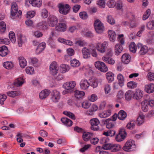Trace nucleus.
Listing matches in <instances>:
<instances>
[{"label":"nucleus","instance_id":"obj_1","mask_svg":"<svg viewBox=\"0 0 154 154\" xmlns=\"http://www.w3.org/2000/svg\"><path fill=\"white\" fill-rule=\"evenodd\" d=\"M124 35L121 34L119 35L118 40L120 43L117 44L115 46V54L116 55H119L123 50L122 45L124 43V41L123 38Z\"/></svg>","mask_w":154,"mask_h":154},{"label":"nucleus","instance_id":"obj_2","mask_svg":"<svg viewBox=\"0 0 154 154\" xmlns=\"http://www.w3.org/2000/svg\"><path fill=\"white\" fill-rule=\"evenodd\" d=\"M136 146L134 141L130 140H128L123 147V149L125 151H130L134 150Z\"/></svg>","mask_w":154,"mask_h":154},{"label":"nucleus","instance_id":"obj_3","mask_svg":"<svg viewBox=\"0 0 154 154\" xmlns=\"http://www.w3.org/2000/svg\"><path fill=\"white\" fill-rule=\"evenodd\" d=\"M49 69L51 74L53 76L56 75L59 71L58 65L57 62L55 61L52 62L50 65Z\"/></svg>","mask_w":154,"mask_h":154},{"label":"nucleus","instance_id":"obj_4","mask_svg":"<svg viewBox=\"0 0 154 154\" xmlns=\"http://www.w3.org/2000/svg\"><path fill=\"white\" fill-rule=\"evenodd\" d=\"M59 13L63 15H66L68 14L70 9L69 5L68 4H59L58 5Z\"/></svg>","mask_w":154,"mask_h":154},{"label":"nucleus","instance_id":"obj_5","mask_svg":"<svg viewBox=\"0 0 154 154\" xmlns=\"http://www.w3.org/2000/svg\"><path fill=\"white\" fill-rule=\"evenodd\" d=\"M51 96V100L54 103L58 102L60 97V92L56 90H54L52 91Z\"/></svg>","mask_w":154,"mask_h":154},{"label":"nucleus","instance_id":"obj_6","mask_svg":"<svg viewBox=\"0 0 154 154\" xmlns=\"http://www.w3.org/2000/svg\"><path fill=\"white\" fill-rule=\"evenodd\" d=\"M57 18L55 16H50L47 19V23L49 26L54 27L57 24Z\"/></svg>","mask_w":154,"mask_h":154},{"label":"nucleus","instance_id":"obj_7","mask_svg":"<svg viewBox=\"0 0 154 154\" xmlns=\"http://www.w3.org/2000/svg\"><path fill=\"white\" fill-rule=\"evenodd\" d=\"M76 85V83L74 81L67 82L63 85V87L65 89L71 91L74 88Z\"/></svg>","mask_w":154,"mask_h":154},{"label":"nucleus","instance_id":"obj_8","mask_svg":"<svg viewBox=\"0 0 154 154\" xmlns=\"http://www.w3.org/2000/svg\"><path fill=\"white\" fill-rule=\"evenodd\" d=\"M126 135V133L124 129L120 130L118 134L116 137V140L117 142H121L123 140Z\"/></svg>","mask_w":154,"mask_h":154},{"label":"nucleus","instance_id":"obj_9","mask_svg":"<svg viewBox=\"0 0 154 154\" xmlns=\"http://www.w3.org/2000/svg\"><path fill=\"white\" fill-rule=\"evenodd\" d=\"M137 48L139 50V54L140 55H145L148 51V48L147 46L146 45H143L140 43L137 44Z\"/></svg>","mask_w":154,"mask_h":154},{"label":"nucleus","instance_id":"obj_10","mask_svg":"<svg viewBox=\"0 0 154 154\" xmlns=\"http://www.w3.org/2000/svg\"><path fill=\"white\" fill-rule=\"evenodd\" d=\"M103 24L98 19H97V33L101 34L105 31Z\"/></svg>","mask_w":154,"mask_h":154},{"label":"nucleus","instance_id":"obj_11","mask_svg":"<svg viewBox=\"0 0 154 154\" xmlns=\"http://www.w3.org/2000/svg\"><path fill=\"white\" fill-rule=\"evenodd\" d=\"M18 11V8L17 4L16 2H13L11 3V16L12 18L16 16Z\"/></svg>","mask_w":154,"mask_h":154},{"label":"nucleus","instance_id":"obj_12","mask_svg":"<svg viewBox=\"0 0 154 154\" xmlns=\"http://www.w3.org/2000/svg\"><path fill=\"white\" fill-rule=\"evenodd\" d=\"M97 69L100 71L105 72L108 71V69L104 63L100 61H97Z\"/></svg>","mask_w":154,"mask_h":154},{"label":"nucleus","instance_id":"obj_13","mask_svg":"<svg viewBox=\"0 0 154 154\" xmlns=\"http://www.w3.org/2000/svg\"><path fill=\"white\" fill-rule=\"evenodd\" d=\"M25 82V79L23 76H20L15 79L13 84L16 86H21Z\"/></svg>","mask_w":154,"mask_h":154},{"label":"nucleus","instance_id":"obj_14","mask_svg":"<svg viewBox=\"0 0 154 154\" xmlns=\"http://www.w3.org/2000/svg\"><path fill=\"white\" fill-rule=\"evenodd\" d=\"M80 88L82 90H87L89 87L90 85L87 80L84 79L81 80L79 83Z\"/></svg>","mask_w":154,"mask_h":154},{"label":"nucleus","instance_id":"obj_15","mask_svg":"<svg viewBox=\"0 0 154 154\" xmlns=\"http://www.w3.org/2000/svg\"><path fill=\"white\" fill-rule=\"evenodd\" d=\"M50 91L48 89H44L39 94V98L41 100H43L46 98L50 94Z\"/></svg>","mask_w":154,"mask_h":154},{"label":"nucleus","instance_id":"obj_16","mask_svg":"<svg viewBox=\"0 0 154 154\" xmlns=\"http://www.w3.org/2000/svg\"><path fill=\"white\" fill-rule=\"evenodd\" d=\"M29 3L33 7L40 8L42 5V0H28Z\"/></svg>","mask_w":154,"mask_h":154},{"label":"nucleus","instance_id":"obj_17","mask_svg":"<svg viewBox=\"0 0 154 154\" xmlns=\"http://www.w3.org/2000/svg\"><path fill=\"white\" fill-rule=\"evenodd\" d=\"M36 27L37 28L42 30H46L48 28L45 21L37 23Z\"/></svg>","mask_w":154,"mask_h":154},{"label":"nucleus","instance_id":"obj_18","mask_svg":"<svg viewBox=\"0 0 154 154\" xmlns=\"http://www.w3.org/2000/svg\"><path fill=\"white\" fill-rule=\"evenodd\" d=\"M143 95V91L140 89H137L135 90V93H134V98L138 100L142 97Z\"/></svg>","mask_w":154,"mask_h":154},{"label":"nucleus","instance_id":"obj_19","mask_svg":"<svg viewBox=\"0 0 154 154\" xmlns=\"http://www.w3.org/2000/svg\"><path fill=\"white\" fill-rule=\"evenodd\" d=\"M46 47V44L44 42H42L38 45L36 50L35 53L37 54H39L44 50Z\"/></svg>","mask_w":154,"mask_h":154},{"label":"nucleus","instance_id":"obj_20","mask_svg":"<svg viewBox=\"0 0 154 154\" xmlns=\"http://www.w3.org/2000/svg\"><path fill=\"white\" fill-rule=\"evenodd\" d=\"M6 94L8 97L15 98L20 96L21 94V92L19 90L7 92Z\"/></svg>","mask_w":154,"mask_h":154},{"label":"nucleus","instance_id":"obj_21","mask_svg":"<svg viewBox=\"0 0 154 154\" xmlns=\"http://www.w3.org/2000/svg\"><path fill=\"white\" fill-rule=\"evenodd\" d=\"M107 43L106 42H104L101 44L99 45L97 44V50L99 52L103 53L105 51V48L107 45Z\"/></svg>","mask_w":154,"mask_h":154},{"label":"nucleus","instance_id":"obj_22","mask_svg":"<svg viewBox=\"0 0 154 154\" xmlns=\"http://www.w3.org/2000/svg\"><path fill=\"white\" fill-rule=\"evenodd\" d=\"M8 53V51L7 46L3 45L0 47V56L5 57Z\"/></svg>","mask_w":154,"mask_h":154},{"label":"nucleus","instance_id":"obj_23","mask_svg":"<svg viewBox=\"0 0 154 154\" xmlns=\"http://www.w3.org/2000/svg\"><path fill=\"white\" fill-rule=\"evenodd\" d=\"M74 95L75 97L78 99H80L83 98L85 95L84 92L76 90L74 91Z\"/></svg>","mask_w":154,"mask_h":154},{"label":"nucleus","instance_id":"obj_24","mask_svg":"<svg viewBox=\"0 0 154 154\" xmlns=\"http://www.w3.org/2000/svg\"><path fill=\"white\" fill-rule=\"evenodd\" d=\"M55 29L58 31L64 32L66 30V25L64 23H59L56 26Z\"/></svg>","mask_w":154,"mask_h":154},{"label":"nucleus","instance_id":"obj_25","mask_svg":"<svg viewBox=\"0 0 154 154\" xmlns=\"http://www.w3.org/2000/svg\"><path fill=\"white\" fill-rule=\"evenodd\" d=\"M26 40V38L25 36L22 35H19L18 36L17 40V42L19 47H21Z\"/></svg>","mask_w":154,"mask_h":154},{"label":"nucleus","instance_id":"obj_26","mask_svg":"<svg viewBox=\"0 0 154 154\" xmlns=\"http://www.w3.org/2000/svg\"><path fill=\"white\" fill-rule=\"evenodd\" d=\"M70 69L69 65L63 64L60 66V71L62 73H64L68 72Z\"/></svg>","mask_w":154,"mask_h":154},{"label":"nucleus","instance_id":"obj_27","mask_svg":"<svg viewBox=\"0 0 154 154\" xmlns=\"http://www.w3.org/2000/svg\"><path fill=\"white\" fill-rule=\"evenodd\" d=\"M145 90L148 93H151L153 92L154 91V84L150 83L145 85Z\"/></svg>","mask_w":154,"mask_h":154},{"label":"nucleus","instance_id":"obj_28","mask_svg":"<svg viewBox=\"0 0 154 154\" xmlns=\"http://www.w3.org/2000/svg\"><path fill=\"white\" fill-rule=\"evenodd\" d=\"M96 47L93 45H90L89 48V52L90 54L93 57H96Z\"/></svg>","mask_w":154,"mask_h":154},{"label":"nucleus","instance_id":"obj_29","mask_svg":"<svg viewBox=\"0 0 154 154\" xmlns=\"http://www.w3.org/2000/svg\"><path fill=\"white\" fill-rule=\"evenodd\" d=\"M3 66L8 70L12 69L14 67V64L11 61H6L3 63Z\"/></svg>","mask_w":154,"mask_h":154},{"label":"nucleus","instance_id":"obj_30","mask_svg":"<svg viewBox=\"0 0 154 154\" xmlns=\"http://www.w3.org/2000/svg\"><path fill=\"white\" fill-rule=\"evenodd\" d=\"M131 59L130 55L128 54L125 53L122 57V61L124 63L127 64L129 63Z\"/></svg>","mask_w":154,"mask_h":154},{"label":"nucleus","instance_id":"obj_31","mask_svg":"<svg viewBox=\"0 0 154 154\" xmlns=\"http://www.w3.org/2000/svg\"><path fill=\"white\" fill-rule=\"evenodd\" d=\"M104 124H106V127L108 128H111L113 127L114 125V122L111 120H110L109 118L105 121L103 120Z\"/></svg>","mask_w":154,"mask_h":154},{"label":"nucleus","instance_id":"obj_32","mask_svg":"<svg viewBox=\"0 0 154 154\" xmlns=\"http://www.w3.org/2000/svg\"><path fill=\"white\" fill-rule=\"evenodd\" d=\"M117 77L119 84L121 87H122L124 85L125 82L123 76L121 74L119 73L117 75Z\"/></svg>","mask_w":154,"mask_h":154},{"label":"nucleus","instance_id":"obj_33","mask_svg":"<svg viewBox=\"0 0 154 154\" xmlns=\"http://www.w3.org/2000/svg\"><path fill=\"white\" fill-rule=\"evenodd\" d=\"M108 34L109 40L112 42H114L116 38V34L115 32L111 30H109L108 31Z\"/></svg>","mask_w":154,"mask_h":154},{"label":"nucleus","instance_id":"obj_34","mask_svg":"<svg viewBox=\"0 0 154 154\" xmlns=\"http://www.w3.org/2000/svg\"><path fill=\"white\" fill-rule=\"evenodd\" d=\"M19 65L22 68H24L27 65V62L26 59L23 57H20L18 58Z\"/></svg>","mask_w":154,"mask_h":154},{"label":"nucleus","instance_id":"obj_35","mask_svg":"<svg viewBox=\"0 0 154 154\" xmlns=\"http://www.w3.org/2000/svg\"><path fill=\"white\" fill-rule=\"evenodd\" d=\"M111 112V110L110 109H109L107 110H105L102 113H100L99 116L100 118H105L110 116Z\"/></svg>","mask_w":154,"mask_h":154},{"label":"nucleus","instance_id":"obj_36","mask_svg":"<svg viewBox=\"0 0 154 154\" xmlns=\"http://www.w3.org/2000/svg\"><path fill=\"white\" fill-rule=\"evenodd\" d=\"M61 120L64 125L70 127L72 125V121L66 118H62Z\"/></svg>","mask_w":154,"mask_h":154},{"label":"nucleus","instance_id":"obj_37","mask_svg":"<svg viewBox=\"0 0 154 154\" xmlns=\"http://www.w3.org/2000/svg\"><path fill=\"white\" fill-rule=\"evenodd\" d=\"M106 76L108 82H111L114 80V74L111 72H109L106 74Z\"/></svg>","mask_w":154,"mask_h":154},{"label":"nucleus","instance_id":"obj_38","mask_svg":"<svg viewBox=\"0 0 154 154\" xmlns=\"http://www.w3.org/2000/svg\"><path fill=\"white\" fill-rule=\"evenodd\" d=\"M125 99L128 101H130L132 96H134V93L131 90H128L127 91L125 94Z\"/></svg>","mask_w":154,"mask_h":154},{"label":"nucleus","instance_id":"obj_39","mask_svg":"<svg viewBox=\"0 0 154 154\" xmlns=\"http://www.w3.org/2000/svg\"><path fill=\"white\" fill-rule=\"evenodd\" d=\"M88 49L86 48H84L82 50L83 57L84 58L87 59L89 58L90 56V53Z\"/></svg>","mask_w":154,"mask_h":154},{"label":"nucleus","instance_id":"obj_40","mask_svg":"<svg viewBox=\"0 0 154 154\" xmlns=\"http://www.w3.org/2000/svg\"><path fill=\"white\" fill-rule=\"evenodd\" d=\"M93 134L85 132L83 133L82 135V138L85 141H88L91 138V137L92 136Z\"/></svg>","mask_w":154,"mask_h":154},{"label":"nucleus","instance_id":"obj_41","mask_svg":"<svg viewBox=\"0 0 154 154\" xmlns=\"http://www.w3.org/2000/svg\"><path fill=\"white\" fill-rule=\"evenodd\" d=\"M126 112L123 110H121L118 114V117L119 120H123L127 116Z\"/></svg>","mask_w":154,"mask_h":154},{"label":"nucleus","instance_id":"obj_42","mask_svg":"<svg viewBox=\"0 0 154 154\" xmlns=\"http://www.w3.org/2000/svg\"><path fill=\"white\" fill-rule=\"evenodd\" d=\"M90 123L91 125V129L94 131L96 130V118L91 119L90 121Z\"/></svg>","mask_w":154,"mask_h":154},{"label":"nucleus","instance_id":"obj_43","mask_svg":"<svg viewBox=\"0 0 154 154\" xmlns=\"http://www.w3.org/2000/svg\"><path fill=\"white\" fill-rule=\"evenodd\" d=\"M102 59L103 61L110 64H113L115 63V60L112 58L106 56H104Z\"/></svg>","mask_w":154,"mask_h":154},{"label":"nucleus","instance_id":"obj_44","mask_svg":"<svg viewBox=\"0 0 154 154\" xmlns=\"http://www.w3.org/2000/svg\"><path fill=\"white\" fill-rule=\"evenodd\" d=\"M96 111V105L93 104L91 108L87 111V113L91 116L93 115Z\"/></svg>","mask_w":154,"mask_h":154},{"label":"nucleus","instance_id":"obj_45","mask_svg":"<svg viewBox=\"0 0 154 154\" xmlns=\"http://www.w3.org/2000/svg\"><path fill=\"white\" fill-rule=\"evenodd\" d=\"M142 109L144 112H146L148 110V103L147 100H145L141 102Z\"/></svg>","mask_w":154,"mask_h":154},{"label":"nucleus","instance_id":"obj_46","mask_svg":"<svg viewBox=\"0 0 154 154\" xmlns=\"http://www.w3.org/2000/svg\"><path fill=\"white\" fill-rule=\"evenodd\" d=\"M75 44L80 47H83L85 44V42L82 40L80 38H77L75 39Z\"/></svg>","mask_w":154,"mask_h":154},{"label":"nucleus","instance_id":"obj_47","mask_svg":"<svg viewBox=\"0 0 154 154\" xmlns=\"http://www.w3.org/2000/svg\"><path fill=\"white\" fill-rule=\"evenodd\" d=\"M121 148L122 147L119 145L112 144L111 150L113 152H116L119 151Z\"/></svg>","mask_w":154,"mask_h":154},{"label":"nucleus","instance_id":"obj_48","mask_svg":"<svg viewBox=\"0 0 154 154\" xmlns=\"http://www.w3.org/2000/svg\"><path fill=\"white\" fill-rule=\"evenodd\" d=\"M137 48V47L134 42H131L129 45L130 51L134 53H135L136 52Z\"/></svg>","mask_w":154,"mask_h":154},{"label":"nucleus","instance_id":"obj_49","mask_svg":"<svg viewBox=\"0 0 154 154\" xmlns=\"http://www.w3.org/2000/svg\"><path fill=\"white\" fill-rule=\"evenodd\" d=\"M9 37L12 43L14 44L16 42V38L14 33L12 31H10L9 33Z\"/></svg>","mask_w":154,"mask_h":154},{"label":"nucleus","instance_id":"obj_50","mask_svg":"<svg viewBox=\"0 0 154 154\" xmlns=\"http://www.w3.org/2000/svg\"><path fill=\"white\" fill-rule=\"evenodd\" d=\"M70 65L72 67H77L80 65L79 61L76 59H73L70 60Z\"/></svg>","mask_w":154,"mask_h":154},{"label":"nucleus","instance_id":"obj_51","mask_svg":"<svg viewBox=\"0 0 154 154\" xmlns=\"http://www.w3.org/2000/svg\"><path fill=\"white\" fill-rule=\"evenodd\" d=\"M41 15L42 19H45L47 18L48 16L47 10L45 9H42L41 11Z\"/></svg>","mask_w":154,"mask_h":154},{"label":"nucleus","instance_id":"obj_52","mask_svg":"<svg viewBox=\"0 0 154 154\" xmlns=\"http://www.w3.org/2000/svg\"><path fill=\"white\" fill-rule=\"evenodd\" d=\"M36 12L34 11H28L26 14V17L28 18H31L35 16Z\"/></svg>","mask_w":154,"mask_h":154},{"label":"nucleus","instance_id":"obj_53","mask_svg":"<svg viewBox=\"0 0 154 154\" xmlns=\"http://www.w3.org/2000/svg\"><path fill=\"white\" fill-rule=\"evenodd\" d=\"M91 104L88 100H84L82 104V106L83 108L85 109H88L90 106Z\"/></svg>","mask_w":154,"mask_h":154},{"label":"nucleus","instance_id":"obj_54","mask_svg":"<svg viewBox=\"0 0 154 154\" xmlns=\"http://www.w3.org/2000/svg\"><path fill=\"white\" fill-rule=\"evenodd\" d=\"M6 25L4 22H0V32L1 33H4L6 30Z\"/></svg>","mask_w":154,"mask_h":154},{"label":"nucleus","instance_id":"obj_55","mask_svg":"<svg viewBox=\"0 0 154 154\" xmlns=\"http://www.w3.org/2000/svg\"><path fill=\"white\" fill-rule=\"evenodd\" d=\"M10 42L9 40L6 38H0V43L6 45H8L10 44Z\"/></svg>","mask_w":154,"mask_h":154},{"label":"nucleus","instance_id":"obj_56","mask_svg":"<svg viewBox=\"0 0 154 154\" xmlns=\"http://www.w3.org/2000/svg\"><path fill=\"white\" fill-rule=\"evenodd\" d=\"M137 83L133 81H130L127 84V86L129 88H134L137 87Z\"/></svg>","mask_w":154,"mask_h":154},{"label":"nucleus","instance_id":"obj_57","mask_svg":"<svg viewBox=\"0 0 154 154\" xmlns=\"http://www.w3.org/2000/svg\"><path fill=\"white\" fill-rule=\"evenodd\" d=\"M26 72L27 74L32 75L34 73V69L33 67L31 66L27 67L25 69Z\"/></svg>","mask_w":154,"mask_h":154},{"label":"nucleus","instance_id":"obj_58","mask_svg":"<svg viewBox=\"0 0 154 154\" xmlns=\"http://www.w3.org/2000/svg\"><path fill=\"white\" fill-rule=\"evenodd\" d=\"M80 17L83 20H86L88 17L87 13L85 11H82L79 14Z\"/></svg>","mask_w":154,"mask_h":154},{"label":"nucleus","instance_id":"obj_59","mask_svg":"<svg viewBox=\"0 0 154 154\" xmlns=\"http://www.w3.org/2000/svg\"><path fill=\"white\" fill-rule=\"evenodd\" d=\"M146 27L148 29H154V20L148 22L146 24Z\"/></svg>","mask_w":154,"mask_h":154},{"label":"nucleus","instance_id":"obj_60","mask_svg":"<svg viewBox=\"0 0 154 154\" xmlns=\"http://www.w3.org/2000/svg\"><path fill=\"white\" fill-rule=\"evenodd\" d=\"M63 113L72 119H75V117L74 115L72 113L68 111H65L63 112Z\"/></svg>","mask_w":154,"mask_h":154},{"label":"nucleus","instance_id":"obj_61","mask_svg":"<svg viewBox=\"0 0 154 154\" xmlns=\"http://www.w3.org/2000/svg\"><path fill=\"white\" fill-rule=\"evenodd\" d=\"M144 120V116L143 115L139 116L137 119V122L139 125H141L143 122Z\"/></svg>","mask_w":154,"mask_h":154},{"label":"nucleus","instance_id":"obj_62","mask_svg":"<svg viewBox=\"0 0 154 154\" xmlns=\"http://www.w3.org/2000/svg\"><path fill=\"white\" fill-rule=\"evenodd\" d=\"M112 144L109 143V142L107 143L106 144H104V145H103L102 148L103 149L105 150H111Z\"/></svg>","mask_w":154,"mask_h":154},{"label":"nucleus","instance_id":"obj_63","mask_svg":"<svg viewBox=\"0 0 154 154\" xmlns=\"http://www.w3.org/2000/svg\"><path fill=\"white\" fill-rule=\"evenodd\" d=\"M104 90L106 94H109L111 91L110 85L109 84H106L104 86Z\"/></svg>","mask_w":154,"mask_h":154},{"label":"nucleus","instance_id":"obj_64","mask_svg":"<svg viewBox=\"0 0 154 154\" xmlns=\"http://www.w3.org/2000/svg\"><path fill=\"white\" fill-rule=\"evenodd\" d=\"M151 13V11L149 9L147 10L144 14L143 17V20H145L148 18Z\"/></svg>","mask_w":154,"mask_h":154}]
</instances>
